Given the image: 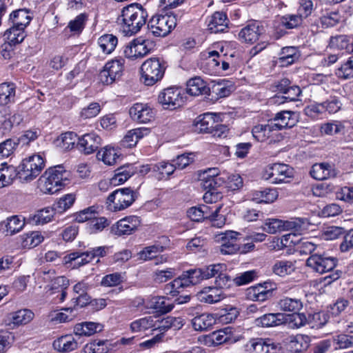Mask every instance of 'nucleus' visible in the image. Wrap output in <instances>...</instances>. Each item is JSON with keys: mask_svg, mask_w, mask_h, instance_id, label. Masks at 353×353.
<instances>
[{"mask_svg": "<svg viewBox=\"0 0 353 353\" xmlns=\"http://www.w3.org/2000/svg\"><path fill=\"white\" fill-rule=\"evenodd\" d=\"M133 41L139 58H142L150 53L154 46V43L148 39H143L140 37L134 39Z\"/></svg>", "mask_w": 353, "mask_h": 353, "instance_id": "bf43d9fd", "label": "nucleus"}, {"mask_svg": "<svg viewBox=\"0 0 353 353\" xmlns=\"http://www.w3.org/2000/svg\"><path fill=\"white\" fill-rule=\"evenodd\" d=\"M137 198V194L132 188H119L108 196L107 203L111 210L121 211L130 207Z\"/></svg>", "mask_w": 353, "mask_h": 353, "instance_id": "0eeeda50", "label": "nucleus"}, {"mask_svg": "<svg viewBox=\"0 0 353 353\" xmlns=\"http://www.w3.org/2000/svg\"><path fill=\"white\" fill-rule=\"evenodd\" d=\"M310 320L304 313H294L290 318L288 326L292 329H299L308 324Z\"/></svg>", "mask_w": 353, "mask_h": 353, "instance_id": "774afa93", "label": "nucleus"}, {"mask_svg": "<svg viewBox=\"0 0 353 353\" xmlns=\"http://www.w3.org/2000/svg\"><path fill=\"white\" fill-rule=\"evenodd\" d=\"M141 225L139 216H129L121 219L112 226V230L115 235H130L137 230Z\"/></svg>", "mask_w": 353, "mask_h": 353, "instance_id": "f8f14e48", "label": "nucleus"}, {"mask_svg": "<svg viewBox=\"0 0 353 353\" xmlns=\"http://www.w3.org/2000/svg\"><path fill=\"white\" fill-rule=\"evenodd\" d=\"M53 347L59 352H70L78 348V342L72 335L67 334L55 340Z\"/></svg>", "mask_w": 353, "mask_h": 353, "instance_id": "c85d7f7f", "label": "nucleus"}, {"mask_svg": "<svg viewBox=\"0 0 353 353\" xmlns=\"http://www.w3.org/2000/svg\"><path fill=\"white\" fill-rule=\"evenodd\" d=\"M9 21L12 23V26L25 29L30 23L31 17L26 10L19 9L10 14Z\"/></svg>", "mask_w": 353, "mask_h": 353, "instance_id": "ea45409f", "label": "nucleus"}, {"mask_svg": "<svg viewBox=\"0 0 353 353\" xmlns=\"http://www.w3.org/2000/svg\"><path fill=\"white\" fill-rule=\"evenodd\" d=\"M97 157L99 160H101L105 164L108 165H114L117 163L119 155L114 148L105 146L97 152Z\"/></svg>", "mask_w": 353, "mask_h": 353, "instance_id": "de8ad7c7", "label": "nucleus"}, {"mask_svg": "<svg viewBox=\"0 0 353 353\" xmlns=\"http://www.w3.org/2000/svg\"><path fill=\"white\" fill-rule=\"evenodd\" d=\"M264 32V28L260 22L252 21L240 30L239 38L241 42L252 44L259 39Z\"/></svg>", "mask_w": 353, "mask_h": 353, "instance_id": "ddd939ff", "label": "nucleus"}, {"mask_svg": "<svg viewBox=\"0 0 353 353\" xmlns=\"http://www.w3.org/2000/svg\"><path fill=\"white\" fill-rule=\"evenodd\" d=\"M222 207L223 204L219 203L212 205H201L203 219H209L213 226L222 228L225 223L224 215L220 214Z\"/></svg>", "mask_w": 353, "mask_h": 353, "instance_id": "dca6fc26", "label": "nucleus"}, {"mask_svg": "<svg viewBox=\"0 0 353 353\" xmlns=\"http://www.w3.org/2000/svg\"><path fill=\"white\" fill-rule=\"evenodd\" d=\"M154 316H148L132 321L130 325L132 332H144L149 329L153 331Z\"/></svg>", "mask_w": 353, "mask_h": 353, "instance_id": "09e8293b", "label": "nucleus"}, {"mask_svg": "<svg viewBox=\"0 0 353 353\" xmlns=\"http://www.w3.org/2000/svg\"><path fill=\"white\" fill-rule=\"evenodd\" d=\"M225 270V265L221 263L210 265L205 268L190 269L188 271L192 283L194 285L199 283L203 279L219 276L221 272Z\"/></svg>", "mask_w": 353, "mask_h": 353, "instance_id": "9b49d317", "label": "nucleus"}, {"mask_svg": "<svg viewBox=\"0 0 353 353\" xmlns=\"http://www.w3.org/2000/svg\"><path fill=\"white\" fill-rule=\"evenodd\" d=\"M276 189L265 188L261 190H254L250 193V199L256 203H272L278 198Z\"/></svg>", "mask_w": 353, "mask_h": 353, "instance_id": "7c9ffc66", "label": "nucleus"}, {"mask_svg": "<svg viewBox=\"0 0 353 353\" xmlns=\"http://www.w3.org/2000/svg\"><path fill=\"white\" fill-rule=\"evenodd\" d=\"M352 37L347 35H336L330 39L329 46L330 48L337 50H345L347 52L351 53L353 50L352 44Z\"/></svg>", "mask_w": 353, "mask_h": 353, "instance_id": "72a5a7b5", "label": "nucleus"}, {"mask_svg": "<svg viewBox=\"0 0 353 353\" xmlns=\"http://www.w3.org/2000/svg\"><path fill=\"white\" fill-rule=\"evenodd\" d=\"M182 97L179 89L168 88L164 89L159 95V102L165 109H175L180 106L182 102Z\"/></svg>", "mask_w": 353, "mask_h": 353, "instance_id": "f3484780", "label": "nucleus"}, {"mask_svg": "<svg viewBox=\"0 0 353 353\" xmlns=\"http://www.w3.org/2000/svg\"><path fill=\"white\" fill-rule=\"evenodd\" d=\"M11 322L14 325L26 324L34 318V313L28 309L20 310L10 314Z\"/></svg>", "mask_w": 353, "mask_h": 353, "instance_id": "864d4df0", "label": "nucleus"}, {"mask_svg": "<svg viewBox=\"0 0 353 353\" xmlns=\"http://www.w3.org/2000/svg\"><path fill=\"white\" fill-rule=\"evenodd\" d=\"M22 121L19 114H11L10 108L0 106V126L5 132H9L14 125H19Z\"/></svg>", "mask_w": 353, "mask_h": 353, "instance_id": "a878e982", "label": "nucleus"}, {"mask_svg": "<svg viewBox=\"0 0 353 353\" xmlns=\"http://www.w3.org/2000/svg\"><path fill=\"white\" fill-rule=\"evenodd\" d=\"M303 302L300 299L281 297L277 302L278 308L285 312L296 313L303 308Z\"/></svg>", "mask_w": 353, "mask_h": 353, "instance_id": "473e14b6", "label": "nucleus"}, {"mask_svg": "<svg viewBox=\"0 0 353 353\" xmlns=\"http://www.w3.org/2000/svg\"><path fill=\"white\" fill-rule=\"evenodd\" d=\"M303 19L299 12L296 14H285L281 18V23L287 29H292L300 26Z\"/></svg>", "mask_w": 353, "mask_h": 353, "instance_id": "69168bd1", "label": "nucleus"}, {"mask_svg": "<svg viewBox=\"0 0 353 353\" xmlns=\"http://www.w3.org/2000/svg\"><path fill=\"white\" fill-rule=\"evenodd\" d=\"M229 19L225 13L215 12L207 17L205 23L210 33L224 32L228 28Z\"/></svg>", "mask_w": 353, "mask_h": 353, "instance_id": "a211bd4d", "label": "nucleus"}, {"mask_svg": "<svg viewBox=\"0 0 353 353\" xmlns=\"http://www.w3.org/2000/svg\"><path fill=\"white\" fill-rule=\"evenodd\" d=\"M148 12L139 3H131L124 7L118 18L123 33L125 36H132L140 31L146 23Z\"/></svg>", "mask_w": 353, "mask_h": 353, "instance_id": "f257e3e1", "label": "nucleus"}, {"mask_svg": "<svg viewBox=\"0 0 353 353\" xmlns=\"http://www.w3.org/2000/svg\"><path fill=\"white\" fill-rule=\"evenodd\" d=\"M101 145V138L94 132L85 134L79 137L77 148L85 154H89L96 151Z\"/></svg>", "mask_w": 353, "mask_h": 353, "instance_id": "aec40b11", "label": "nucleus"}, {"mask_svg": "<svg viewBox=\"0 0 353 353\" xmlns=\"http://www.w3.org/2000/svg\"><path fill=\"white\" fill-rule=\"evenodd\" d=\"M163 251V247L159 245H151L145 248L143 250L140 251L138 253L139 259L148 261L151 260L152 259H156L157 262L156 264H158L159 262L162 263L163 261L166 260V258H163V256H160V261H159V258L157 256L158 254Z\"/></svg>", "mask_w": 353, "mask_h": 353, "instance_id": "79ce46f5", "label": "nucleus"}, {"mask_svg": "<svg viewBox=\"0 0 353 353\" xmlns=\"http://www.w3.org/2000/svg\"><path fill=\"white\" fill-rule=\"evenodd\" d=\"M310 173L312 178L319 181L334 178L336 175V172L333 167L326 163L313 165Z\"/></svg>", "mask_w": 353, "mask_h": 353, "instance_id": "bb28decb", "label": "nucleus"}, {"mask_svg": "<svg viewBox=\"0 0 353 353\" xmlns=\"http://www.w3.org/2000/svg\"><path fill=\"white\" fill-rule=\"evenodd\" d=\"M335 74L341 80L353 78V55L336 70Z\"/></svg>", "mask_w": 353, "mask_h": 353, "instance_id": "5fc2aeb1", "label": "nucleus"}, {"mask_svg": "<svg viewBox=\"0 0 353 353\" xmlns=\"http://www.w3.org/2000/svg\"><path fill=\"white\" fill-rule=\"evenodd\" d=\"M16 86L12 83L0 84V106L14 102Z\"/></svg>", "mask_w": 353, "mask_h": 353, "instance_id": "4c0bfd02", "label": "nucleus"}, {"mask_svg": "<svg viewBox=\"0 0 353 353\" xmlns=\"http://www.w3.org/2000/svg\"><path fill=\"white\" fill-rule=\"evenodd\" d=\"M176 25V16L173 14L153 16L148 23V34L155 37H165Z\"/></svg>", "mask_w": 353, "mask_h": 353, "instance_id": "423d86ee", "label": "nucleus"}, {"mask_svg": "<svg viewBox=\"0 0 353 353\" xmlns=\"http://www.w3.org/2000/svg\"><path fill=\"white\" fill-rule=\"evenodd\" d=\"M214 124V121L212 114L210 112L205 113L199 115L195 119V130L200 133H210Z\"/></svg>", "mask_w": 353, "mask_h": 353, "instance_id": "58836bf2", "label": "nucleus"}, {"mask_svg": "<svg viewBox=\"0 0 353 353\" xmlns=\"http://www.w3.org/2000/svg\"><path fill=\"white\" fill-rule=\"evenodd\" d=\"M103 325L99 323L83 322L77 324L74 332L77 336H91L103 330Z\"/></svg>", "mask_w": 353, "mask_h": 353, "instance_id": "c9c22d12", "label": "nucleus"}, {"mask_svg": "<svg viewBox=\"0 0 353 353\" xmlns=\"http://www.w3.org/2000/svg\"><path fill=\"white\" fill-rule=\"evenodd\" d=\"M237 341L230 327L213 332L206 336L204 343L208 346L219 345L223 343L232 344Z\"/></svg>", "mask_w": 353, "mask_h": 353, "instance_id": "4468645a", "label": "nucleus"}, {"mask_svg": "<svg viewBox=\"0 0 353 353\" xmlns=\"http://www.w3.org/2000/svg\"><path fill=\"white\" fill-rule=\"evenodd\" d=\"M54 216L53 209L46 208L38 210L34 215L29 217V220L35 225H43L52 221Z\"/></svg>", "mask_w": 353, "mask_h": 353, "instance_id": "3c124183", "label": "nucleus"}, {"mask_svg": "<svg viewBox=\"0 0 353 353\" xmlns=\"http://www.w3.org/2000/svg\"><path fill=\"white\" fill-rule=\"evenodd\" d=\"M24 30V28L12 26L5 32L4 37L10 46H14L21 43L25 39L26 34Z\"/></svg>", "mask_w": 353, "mask_h": 353, "instance_id": "c03bdc74", "label": "nucleus"}, {"mask_svg": "<svg viewBox=\"0 0 353 353\" xmlns=\"http://www.w3.org/2000/svg\"><path fill=\"white\" fill-rule=\"evenodd\" d=\"M276 131L282 130L286 128H292L297 122L296 114L292 111H281L276 114L274 119H270Z\"/></svg>", "mask_w": 353, "mask_h": 353, "instance_id": "5701e85b", "label": "nucleus"}, {"mask_svg": "<svg viewBox=\"0 0 353 353\" xmlns=\"http://www.w3.org/2000/svg\"><path fill=\"white\" fill-rule=\"evenodd\" d=\"M77 141H79L77 134L73 132H67L61 134L57 139V145L64 150L72 149Z\"/></svg>", "mask_w": 353, "mask_h": 353, "instance_id": "8fccbe9b", "label": "nucleus"}, {"mask_svg": "<svg viewBox=\"0 0 353 353\" xmlns=\"http://www.w3.org/2000/svg\"><path fill=\"white\" fill-rule=\"evenodd\" d=\"M310 223L307 219L292 218L289 221H282L277 219L266 220L263 230L269 234H276L283 230H293L294 232L301 233L309 229Z\"/></svg>", "mask_w": 353, "mask_h": 353, "instance_id": "20e7f679", "label": "nucleus"}, {"mask_svg": "<svg viewBox=\"0 0 353 353\" xmlns=\"http://www.w3.org/2000/svg\"><path fill=\"white\" fill-rule=\"evenodd\" d=\"M124 63L125 61L121 58L112 59L107 62L103 69L99 74V81L103 84H112L122 76Z\"/></svg>", "mask_w": 353, "mask_h": 353, "instance_id": "1a4fd4ad", "label": "nucleus"}, {"mask_svg": "<svg viewBox=\"0 0 353 353\" xmlns=\"http://www.w3.org/2000/svg\"><path fill=\"white\" fill-rule=\"evenodd\" d=\"M193 285L188 271H185L181 276L166 284L164 287V292L166 294L172 296H177L181 289Z\"/></svg>", "mask_w": 353, "mask_h": 353, "instance_id": "4be33fe9", "label": "nucleus"}, {"mask_svg": "<svg viewBox=\"0 0 353 353\" xmlns=\"http://www.w3.org/2000/svg\"><path fill=\"white\" fill-rule=\"evenodd\" d=\"M239 316V311L236 307L227 306L221 310L219 316V322L225 324L234 321Z\"/></svg>", "mask_w": 353, "mask_h": 353, "instance_id": "0e129e2a", "label": "nucleus"}, {"mask_svg": "<svg viewBox=\"0 0 353 353\" xmlns=\"http://www.w3.org/2000/svg\"><path fill=\"white\" fill-rule=\"evenodd\" d=\"M92 261L88 252H71L63 258V263L68 268H79Z\"/></svg>", "mask_w": 353, "mask_h": 353, "instance_id": "393cba45", "label": "nucleus"}, {"mask_svg": "<svg viewBox=\"0 0 353 353\" xmlns=\"http://www.w3.org/2000/svg\"><path fill=\"white\" fill-rule=\"evenodd\" d=\"M176 168L173 163H170L165 161L160 162L158 164L153 165L152 166V171L159 172V178L160 179L168 177L174 172Z\"/></svg>", "mask_w": 353, "mask_h": 353, "instance_id": "052dcab7", "label": "nucleus"}, {"mask_svg": "<svg viewBox=\"0 0 353 353\" xmlns=\"http://www.w3.org/2000/svg\"><path fill=\"white\" fill-rule=\"evenodd\" d=\"M186 92L190 95L199 96L200 94H208L210 90L203 79L196 77L190 79L187 82Z\"/></svg>", "mask_w": 353, "mask_h": 353, "instance_id": "2f4dec72", "label": "nucleus"}, {"mask_svg": "<svg viewBox=\"0 0 353 353\" xmlns=\"http://www.w3.org/2000/svg\"><path fill=\"white\" fill-rule=\"evenodd\" d=\"M70 173L61 165L49 168L38 181V188L43 194H53L66 185Z\"/></svg>", "mask_w": 353, "mask_h": 353, "instance_id": "f03ea898", "label": "nucleus"}, {"mask_svg": "<svg viewBox=\"0 0 353 353\" xmlns=\"http://www.w3.org/2000/svg\"><path fill=\"white\" fill-rule=\"evenodd\" d=\"M295 261L288 260L276 261L272 266V272L279 276L291 274L295 270Z\"/></svg>", "mask_w": 353, "mask_h": 353, "instance_id": "37998d69", "label": "nucleus"}, {"mask_svg": "<svg viewBox=\"0 0 353 353\" xmlns=\"http://www.w3.org/2000/svg\"><path fill=\"white\" fill-rule=\"evenodd\" d=\"M166 63L158 57L146 59L141 66V80L148 86L161 81L166 70Z\"/></svg>", "mask_w": 353, "mask_h": 353, "instance_id": "7ed1b4c3", "label": "nucleus"}, {"mask_svg": "<svg viewBox=\"0 0 353 353\" xmlns=\"http://www.w3.org/2000/svg\"><path fill=\"white\" fill-rule=\"evenodd\" d=\"M269 294V290H266L261 285L250 288L246 293L248 299L255 301H265Z\"/></svg>", "mask_w": 353, "mask_h": 353, "instance_id": "13d9d810", "label": "nucleus"}, {"mask_svg": "<svg viewBox=\"0 0 353 353\" xmlns=\"http://www.w3.org/2000/svg\"><path fill=\"white\" fill-rule=\"evenodd\" d=\"M336 264L337 259L336 258L329 256L325 254H311L306 260V265L308 268L312 270V271L321 274L332 272L336 266Z\"/></svg>", "mask_w": 353, "mask_h": 353, "instance_id": "9d476101", "label": "nucleus"}, {"mask_svg": "<svg viewBox=\"0 0 353 353\" xmlns=\"http://www.w3.org/2000/svg\"><path fill=\"white\" fill-rule=\"evenodd\" d=\"M237 235L236 232L227 231L216 236L217 240L222 241L220 251L223 254H232L239 249L236 243Z\"/></svg>", "mask_w": 353, "mask_h": 353, "instance_id": "b1692460", "label": "nucleus"}, {"mask_svg": "<svg viewBox=\"0 0 353 353\" xmlns=\"http://www.w3.org/2000/svg\"><path fill=\"white\" fill-rule=\"evenodd\" d=\"M274 131L276 130L273 126L272 123L269 120L267 124L255 125L252 130V133L256 141L263 142L269 139Z\"/></svg>", "mask_w": 353, "mask_h": 353, "instance_id": "e433bc0d", "label": "nucleus"}, {"mask_svg": "<svg viewBox=\"0 0 353 353\" xmlns=\"http://www.w3.org/2000/svg\"><path fill=\"white\" fill-rule=\"evenodd\" d=\"M135 171L132 165L121 167L116 170L114 176L111 179V183L118 185L125 182L134 174Z\"/></svg>", "mask_w": 353, "mask_h": 353, "instance_id": "a18cd8bd", "label": "nucleus"}, {"mask_svg": "<svg viewBox=\"0 0 353 353\" xmlns=\"http://www.w3.org/2000/svg\"><path fill=\"white\" fill-rule=\"evenodd\" d=\"M45 166L40 154H33L22 160L17 168V176L23 182H29L39 175Z\"/></svg>", "mask_w": 353, "mask_h": 353, "instance_id": "39448f33", "label": "nucleus"}, {"mask_svg": "<svg viewBox=\"0 0 353 353\" xmlns=\"http://www.w3.org/2000/svg\"><path fill=\"white\" fill-rule=\"evenodd\" d=\"M132 119L141 123H147L154 118V110L147 104L136 103L130 109Z\"/></svg>", "mask_w": 353, "mask_h": 353, "instance_id": "6ab92c4d", "label": "nucleus"}, {"mask_svg": "<svg viewBox=\"0 0 353 353\" xmlns=\"http://www.w3.org/2000/svg\"><path fill=\"white\" fill-rule=\"evenodd\" d=\"M285 321V316L282 313H268L256 318L254 323L259 327H270L281 325Z\"/></svg>", "mask_w": 353, "mask_h": 353, "instance_id": "cd10ccee", "label": "nucleus"}, {"mask_svg": "<svg viewBox=\"0 0 353 353\" xmlns=\"http://www.w3.org/2000/svg\"><path fill=\"white\" fill-rule=\"evenodd\" d=\"M0 169V188H3L12 183L17 174L14 168L7 166V164L2 163Z\"/></svg>", "mask_w": 353, "mask_h": 353, "instance_id": "6e6d98bb", "label": "nucleus"}, {"mask_svg": "<svg viewBox=\"0 0 353 353\" xmlns=\"http://www.w3.org/2000/svg\"><path fill=\"white\" fill-rule=\"evenodd\" d=\"M18 143L12 139H6L0 143V159L8 158L15 150Z\"/></svg>", "mask_w": 353, "mask_h": 353, "instance_id": "338daca9", "label": "nucleus"}, {"mask_svg": "<svg viewBox=\"0 0 353 353\" xmlns=\"http://www.w3.org/2000/svg\"><path fill=\"white\" fill-rule=\"evenodd\" d=\"M268 350L269 346L262 339H252L245 345L248 353H265Z\"/></svg>", "mask_w": 353, "mask_h": 353, "instance_id": "e2e57ef3", "label": "nucleus"}, {"mask_svg": "<svg viewBox=\"0 0 353 353\" xmlns=\"http://www.w3.org/2000/svg\"><path fill=\"white\" fill-rule=\"evenodd\" d=\"M311 339L305 334H296L288 336L284 341V347L289 353H299L307 350Z\"/></svg>", "mask_w": 353, "mask_h": 353, "instance_id": "2eb2a0df", "label": "nucleus"}, {"mask_svg": "<svg viewBox=\"0 0 353 353\" xmlns=\"http://www.w3.org/2000/svg\"><path fill=\"white\" fill-rule=\"evenodd\" d=\"M298 58L299 54L296 48L286 47L282 49L279 63L282 66H287L294 63Z\"/></svg>", "mask_w": 353, "mask_h": 353, "instance_id": "4d7b16f0", "label": "nucleus"}, {"mask_svg": "<svg viewBox=\"0 0 353 353\" xmlns=\"http://www.w3.org/2000/svg\"><path fill=\"white\" fill-rule=\"evenodd\" d=\"M196 296L197 300L202 303L212 304L223 299L225 294L223 290L217 286H208L198 292Z\"/></svg>", "mask_w": 353, "mask_h": 353, "instance_id": "412c9836", "label": "nucleus"}, {"mask_svg": "<svg viewBox=\"0 0 353 353\" xmlns=\"http://www.w3.org/2000/svg\"><path fill=\"white\" fill-rule=\"evenodd\" d=\"M118 43L117 37L113 34H106L100 37L98 39V44L105 54L112 52Z\"/></svg>", "mask_w": 353, "mask_h": 353, "instance_id": "49530a36", "label": "nucleus"}, {"mask_svg": "<svg viewBox=\"0 0 353 353\" xmlns=\"http://www.w3.org/2000/svg\"><path fill=\"white\" fill-rule=\"evenodd\" d=\"M333 345L335 350L347 349L353 347V336L338 334L333 336Z\"/></svg>", "mask_w": 353, "mask_h": 353, "instance_id": "680f3d73", "label": "nucleus"}, {"mask_svg": "<svg viewBox=\"0 0 353 353\" xmlns=\"http://www.w3.org/2000/svg\"><path fill=\"white\" fill-rule=\"evenodd\" d=\"M293 169L284 163H274L269 165L263 175L266 180H270L272 183L279 184L288 183L293 177Z\"/></svg>", "mask_w": 353, "mask_h": 353, "instance_id": "6e6552de", "label": "nucleus"}, {"mask_svg": "<svg viewBox=\"0 0 353 353\" xmlns=\"http://www.w3.org/2000/svg\"><path fill=\"white\" fill-rule=\"evenodd\" d=\"M21 245L23 248H34L41 243L44 240V236L40 232L38 231H34L25 234L21 236Z\"/></svg>", "mask_w": 353, "mask_h": 353, "instance_id": "603ef678", "label": "nucleus"}, {"mask_svg": "<svg viewBox=\"0 0 353 353\" xmlns=\"http://www.w3.org/2000/svg\"><path fill=\"white\" fill-rule=\"evenodd\" d=\"M216 322V318L213 314L203 313L194 317L192 325L196 331L206 330L210 328Z\"/></svg>", "mask_w": 353, "mask_h": 353, "instance_id": "f704fd0d", "label": "nucleus"}, {"mask_svg": "<svg viewBox=\"0 0 353 353\" xmlns=\"http://www.w3.org/2000/svg\"><path fill=\"white\" fill-rule=\"evenodd\" d=\"M150 307L157 312L165 314L174 308V304L165 296H154L150 300Z\"/></svg>", "mask_w": 353, "mask_h": 353, "instance_id": "a19ab883", "label": "nucleus"}, {"mask_svg": "<svg viewBox=\"0 0 353 353\" xmlns=\"http://www.w3.org/2000/svg\"><path fill=\"white\" fill-rule=\"evenodd\" d=\"M25 225L23 217L18 215L12 216L1 223V228H5L6 235H13L19 232Z\"/></svg>", "mask_w": 353, "mask_h": 353, "instance_id": "c756f323", "label": "nucleus"}]
</instances>
